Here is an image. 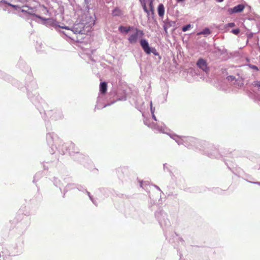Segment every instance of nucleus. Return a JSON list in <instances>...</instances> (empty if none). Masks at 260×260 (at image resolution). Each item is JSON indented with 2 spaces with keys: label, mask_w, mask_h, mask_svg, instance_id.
Instances as JSON below:
<instances>
[{
  "label": "nucleus",
  "mask_w": 260,
  "mask_h": 260,
  "mask_svg": "<svg viewBox=\"0 0 260 260\" xmlns=\"http://www.w3.org/2000/svg\"><path fill=\"white\" fill-rule=\"evenodd\" d=\"M232 153V151H230V153ZM221 153L222 154V156H226L228 155L229 154H230V153H229V151L227 152L226 151H223L221 152Z\"/></svg>",
  "instance_id": "30"
},
{
  "label": "nucleus",
  "mask_w": 260,
  "mask_h": 260,
  "mask_svg": "<svg viewBox=\"0 0 260 260\" xmlns=\"http://www.w3.org/2000/svg\"><path fill=\"white\" fill-rule=\"evenodd\" d=\"M1 2L4 3V4H7L8 5V4H10L9 3H8L5 0H2L1 1Z\"/></svg>",
  "instance_id": "36"
},
{
  "label": "nucleus",
  "mask_w": 260,
  "mask_h": 260,
  "mask_svg": "<svg viewBox=\"0 0 260 260\" xmlns=\"http://www.w3.org/2000/svg\"><path fill=\"white\" fill-rule=\"evenodd\" d=\"M154 186L156 189H157L158 190L161 191V190H160V188H159L158 186H157L156 185H154Z\"/></svg>",
  "instance_id": "38"
},
{
  "label": "nucleus",
  "mask_w": 260,
  "mask_h": 260,
  "mask_svg": "<svg viewBox=\"0 0 260 260\" xmlns=\"http://www.w3.org/2000/svg\"><path fill=\"white\" fill-rule=\"evenodd\" d=\"M27 14L31 15L35 17H36V15H37V14L34 13L32 11H28V12H27Z\"/></svg>",
  "instance_id": "31"
},
{
  "label": "nucleus",
  "mask_w": 260,
  "mask_h": 260,
  "mask_svg": "<svg viewBox=\"0 0 260 260\" xmlns=\"http://www.w3.org/2000/svg\"><path fill=\"white\" fill-rule=\"evenodd\" d=\"M164 25H165V28H169L172 26H175L176 25V22L170 20L169 19H167L164 21Z\"/></svg>",
  "instance_id": "11"
},
{
  "label": "nucleus",
  "mask_w": 260,
  "mask_h": 260,
  "mask_svg": "<svg viewBox=\"0 0 260 260\" xmlns=\"http://www.w3.org/2000/svg\"><path fill=\"white\" fill-rule=\"evenodd\" d=\"M89 0H84V3L86 4H88L89 3Z\"/></svg>",
  "instance_id": "39"
},
{
  "label": "nucleus",
  "mask_w": 260,
  "mask_h": 260,
  "mask_svg": "<svg viewBox=\"0 0 260 260\" xmlns=\"http://www.w3.org/2000/svg\"><path fill=\"white\" fill-rule=\"evenodd\" d=\"M252 85L254 87H257L258 88V90H260V81H254Z\"/></svg>",
  "instance_id": "21"
},
{
  "label": "nucleus",
  "mask_w": 260,
  "mask_h": 260,
  "mask_svg": "<svg viewBox=\"0 0 260 260\" xmlns=\"http://www.w3.org/2000/svg\"><path fill=\"white\" fill-rule=\"evenodd\" d=\"M148 1H149V5L150 9L153 13V0H148Z\"/></svg>",
  "instance_id": "24"
},
{
  "label": "nucleus",
  "mask_w": 260,
  "mask_h": 260,
  "mask_svg": "<svg viewBox=\"0 0 260 260\" xmlns=\"http://www.w3.org/2000/svg\"><path fill=\"white\" fill-rule=\"evenodd\" d=\"M69 153L70 155H73L75 153H77V157H75L74 159L78 161H79L80 162H82V161L81 159L84 158V156L83 154L79 153V152L78 151H71L70 148L69 149Z\"/></svg>",
  "instance_id": "10"
},
{
  "label": "nucleus",
  "mask_w": 260,
  "mask_h": 260,
  "mask_svg": "<svg viewBox=\"0 0 260 260\" xmlns=\"http://www.w3.org/2000/svg\"><path fill=\"white\" fill-rule=\"evenodd\" d=\"M47 142L49 145L52 146L53 144V135L52 133H48L46 135Z\"/></svg>",
  "instance_id": "14"
},
{
  "label": "nucleus",
  "mask_w": 260,
  "mask_h": 260,
  "mask_svg": "<svg viewBox=\"0 0 260 260\" xmlns=\"http://www.w3.org/2000/svg\"><path fill=\"white\" fill-rule=\"evenodd\" d=\"M151 115H152V118H153L155 121H157V119H156V117H155V115H154V113H153V114H151Z\"/></svg>",
  "instance_id": "35"
},
{
  "label": "nucleus",
  "mask_w": 260,
  "mask_h": 260,
  "mask_svg": "<svg viewBox=\"0 0 260 260\" xmlns=\"http://www.w3.org/2000/svg\"><path fill=\"white\" fill-rule=\"evenodd\" d=\"M244 8V5L243 4H239L233 8H229L228 11L231 14L233 13H240L243 11Z\"/></svg>",
  "instance_id": "7"
},
{
  "label": "nucleus",
  "mask_w": 260,
  "mask_h": 260,
  "mask_svg": "<svg viewBox=\"0 0 260 260\" xmlns=\"http://www.w3.org/2000/svg\"><path fill=\"white\" fill-rule=\"evenodd\" d=\"M175 141L179 144H184L185 142L189 141L193 142L194 140V138L192 137H186L184 136L181 137V138L177 137L176 139H174Z\"/></svg>",
  "instance_id": "8"
},
{
  "label": "nucleus",
  "mask_w": 260,
  "mask_h": 260,
  "mask_svg": "<svg viewBox=\"0 0 260 260\" xmlns=\"http://www.w3.org/2000/svg\"><path fill=\"white\" fill-rule=\"evenodd\" d=\"M35 177H36V176H35V177H34V180H33V182H35Z\"/></svg>",
  "instance_id": "47"
},
{
  "label": "nucleus",
  "mask_w": 260,
  "mask_h": 260,
  "mask_svg": "<svg viewBox=\"0 0 260 260\" xmlns=\"http://www.w3.org/2000/svg\"><path fill=\"white\" fill-rule=\"evenodd\" d=\"M224 0H216V1L218 3H221Z\"/></svg>",
  "instance_id": "40"
},
{
  "label": "nucleus",
  "mask_w": 260,
  "mask_h": 260,
  "mask_svg": "<svg viewBox=\"0 0 260 260\" xmlns=\"http://www.w3.org/2000/svg\"><path fill=\"white\" fill-rule=\"evenodd\" d=\"M150 111H151V114H153V113H154V112H155V107H153V106H152V101H151V102H150Z\"/></svg>",
  "instance_id": "26"
},
{
  "label": "nucleus",
  "mask_w": 260,
  "mask_h": 260,
  "mask_svg": "<svg viewBox=\"0 0 260 260\" xmlns=\"http://www.w3.org/2000/svg\"><path fill=\"white\" fill-rule=\"evenodd\" d=\"M163 27H164V31H165V34L166 35H168V30H167V29H168V28H165V25H163Z\"/></svg>",
  "instance_id": "33"
},
{
  "label": "nucleus",
  "mask_w": 260,
  "mask_h": 260,
  "mask_svg": "<svg viewBox=\"0 0 260 260\" xmlns=\"http://www.w3.org/2000/svg\"><path fill=\"white\" fill-rule=\"evenodd\" d=\"M246 66H248L249 68L251 69L255 70L256 71H258V67L255 65H253L250 63H247L246 64Z\"/></svg>",
  "instance_id": "20"
},
{
  "label": "nucleus",
  "mask_w": 260,
  "mask_h": 260,
  "mask_svg": "<svg viewBox=\"0 0 260 260\" xmlns=\"http://www.w3.org/2000/svg\"><path fill=\"white\" fill-rule=\"evenodd\" d=\"M20 11H21V12H22L23 13H25L26 14H27V12H28V11L24 10L23 9H20Z\"/></svg>",
  "instance_id": "37"
},
{
  "label": "nucleus",
  "mask_w": 260,
  "mask_h": 260,
  "mask_svg": "<svg viewBox=\"0 0 260 260\" xmlns=\"http://www.w3.org/2000/svg\"><path fill=\"white\" fill-rule=\"evenodd\" d=\"M70 185H68V186H66V191L67 190V188Z\"/></svg>",
  "instance_id": "43"
},
{
  "label": "nucleus",
  "mask_w": 260,
  "mask_h": 260,
  "mask_svg": "<svg viewBox=\"0 0 260 260\" xmlns=\"http://www.w3.org/2000/svg\"><path fill=\"white\" fill-rule=\"evenodd\" d=\"M121 100H126V97L125 96V97H124V98H123V99H121Z\"/></svg>",
  "instance_id": "45"
},
{
  "label": "nucleus",
  "mask_w": 260,
  "mask_h": 260,
  "mask_svg": "<svg viewBox=\"0 0 260 260\" xmlns=\"http://www.w3.org/2000/svg\"><path fill=\"white\" fill-rule=\"evenodd\" d=\"M144 123H145L146 125H147L148 126H149V125L147 123H146V121H144Z\"/></svg>",
  "instance_id": "44"
},
{
  "label": "nucleus",
  "mask_w": 260,
  "mask_h": 260,
  "mask_svg": "<svg viewBox=\"0 0 260 260\" xmlns=\"http://www.w3.org/2000/svg\"><path fill=\"white\" fill-rule=\"evenodd\" d=\"M164 169L165 170L166 169H167L168 171H170V170L167 168V164H164Z\"/></svg>",
  "instance_id": "34"
},
{
  "label": "nucleus",
  "mask_w": 260,
  "mask_h": 260,
  "mask_svg": "<svg viewBox=\"0 0 260 260\" xmlns=\"http://www.w3.org/2000/svg\"><path fill=\"white\" fill-rule=\"evenodd\" d=\"M3 250L1 252L2 253V256H6L7 255H9V252L7 251V250L6 249H4L3 248Z\"/></svg>",
  "instance_id": "23"
},
{
  "label": "nucleus",
  "mask_w": 260,
  "mask_h": 260,
  "mask_svg": "<svg viewBox=\"0 0 260 260\" xmlns=\"http://www.w3.org/2000/svg\"><path fill=\"white\" fill-rule=\"evenodd\" d=\"M191 27H192V25L191 24H190L186 25H184V26H183L182 27V30L183 32L186 31L187 30H188Z\"/></svg>",
  "instance_id": "19"
},
{
  "label": "nucleus",
  "mask_w": 260,
  "mask_h": 260,
  "mask_svg": "<svg viewBox=\"0 0 260 260\" xmlns=\"http://www.w3.org/2000/svg\"><path fill=\"white\" fill-rule=\"evenodd\" d=\"M134 29V27L133 26L125 27L122 25H120L118 27V30L119 31V32L124 34H126L129 31L133 30Z\"/></svg>",
  "instance_id": "9"
},
{
  "label": "nucleus",
  "mask_w": 260,
  "mask_h": 260,
  "mask_svg": "<svg viewBox=\"0 0 260 260\" xmlns=\"http://www.w3.org/2000/svg\"><path fill=\"white\" fill-rule=\"evenodd\" d=\"M122 14V11L118 7L114 8L112 11L113 16H121Z\"/></svg>",
  "instance_id": "13"
},
{
  "label": "nucleus",
  "mask_w": 260,
  "mask_h": 260,
  "mask_svg": "<svg viewBox=\"0 0 260 260\" xmlns=\"http://www.w3.org/2000/svg\"><path fill=\"white\" fill-rule=\"evenodd\" d=\"M107 89V84L106 82H102L100 85V91L102 94H105Z\"/></svg>",
  "instance_id": "12"
},
{
  "label": "nucleus",
  "mask_w": 260,
  "mask_h": 260,
  "mask_svg": "<svg viewBox=\"0 0 260 260\" xmlns=\"http://www.w3.org/2000/svg\"><path fill=\"white\" fill-rule=\"evenodd\" d=\"M207 154L212 158H219L222 156V154H220L218 150L213 146L210 147L209 150L206 151Z\"/></svg>",
  "instance_id": "6"
},
{
  "label": "nucleus",
  "mask_w": 260,
  "mask_h": 260,
  "mask_svg": "<svg viewBox=\"0 0 260 260\" xmlns=\"http://www.w3.org/2000/svg\"><path fill=\"white\" fill-rule=\"evenodd\" d=\"M75 146V144H74V143H71L70 144L69 147H70V148H73H73H74Z\"/></svg>",
  "instance_id": "32"
},
{
  "label": "nucleus",
  "mask_w": 260,
  "mask_h": 260,
  "mask_svg": "<svg viewBox=\"0 0 260 260\" xmlns=\"http://www.w3.org/2000/svg\"><path fill=\"white\" fill-rule=\"evenodd\" d=\"M8 5L12 8H13L16 10H20V7L18 5H15L11 4H8Z\"/></svg>",
  "instance_id": "22"
},
{
  "label": "nucleus",
  "mask_w": 260,
  "mask_h": 260,
  "mask_svg": "<svg viewBox=\"0 0 260 260\" xmlns=\"http://www.w3.org/2000/svg\"><path fill=\"white\" fill-rule=\"evenodd\" d=\"M235 26V23L234 22H230V23H228L225 24V27H234Z\"/></svg>",
  "instance_id": "28"
},
{
  "label": "nucleus",
  "mask_w": 260,
  "mask_h": 260,
  "mask_svg": "<svg viewBox=\"0 0 260 260\" xmlns=\"http://www.w3.org/2000/svg\"><path fill=\"white\" fill-rule=\"evenodd\" d=\"M2 254V253L1 251H0V257H1V256H3Z\"/></svg>",
  "instance_id": "46"
},
{
  "label": "nucleus",
  "mask_w": 260,
  "mask_h": 260,
  "mask_svg": "<svg viewBox=\"0 0 260 260\" xmlns=\"http://www.w3.org/2000/svg\"><path fill=\"white\" fill-rule=\"evenodd\" d=\"M196 65L200 70H202L206 74H209L210 68L208 66L207 60L203 58H200L197 61Z\"/></svg>",
  "instance_id": "5"
},
{
  "label": "nucleus",
  "mask_w": 260,
  "mask_h": 260,
  "mask_svg": "<svg viewBox=\"0 0 260 260\" xmlns=\"http://www.w3.org/2000/svg\"><path fill=\"white\" fill-rule=\"evenodd\" d=\"M155 215L161 226L167 227L170 225V221L167 218V215L162 211H156Z\"/></svg>",
  "instance_id": "2"
},
{
  "label": "nucleus",
  "mask_w": 260,
  "mask_h": 260,
  "mask_svg": "<svg viewBox=\"0 0 260 260\" xmlns=\"http://www.w3.org/2000/svg\"><path fill=\"white\" fill-rule=\"evenodd\" d=\"M139 1L142 6V7H143V9L144 12H146L147 14V15L149 16L150 15V12L147 8L146 1L145 0H139Z\"/></svg>",
  "instance_id": "16"
},
{
  "label": "nucleus",
  "mask_w": 260,
  "mask_h": 260,
  "mask_svg": "<svg viewBox=\"0 0 260 260\" xmlns=\"http://www.w3.org/2000/svg\"><path fill=\"white\" fill-rule=\"evenodd\" d=\"M211 30L209 29V28L206 27L204 28L202 31L199 32L198 33V35H210L211 34Z\"/></svg>",
  "instance_id": "18"
},
{
  "label": "nucleus",
  "mask_w": 260,
  "mask_h": 260,
  "mask_svg": "<svg viewBox=\"0 0 260 260\" xmlns=\"http://www.w3.org/2000/svg\"><path fill=\"white\" fill-rule=\"evenodd\" d=\"M252 34L249 35V37H252Z\"/></svg>",
  "instance_id": "48"
},
{
  "label": "nucleus",
  "mask_w": 260,
  "mask_h": 260,
  "mask_svg": "<svg viewBox=\"0 0 260 260\" xmlns=\"http://www.w3.org/2000/svg\"><path fill=\"white\" fill-rule=\"evenodd\" d=\"M140 45L146 53L149 54L151 53H152L155 56H159L158 52L155 48H151L149 47L148 42L146 40H141Z\"/></svg>",
  "instance_id": "3"
},
{
  "label": "nucleus",
  "mask_w": 260,
  "mask_h": 260,
  "mask_svg": "<svg viewBox=\"0 0 260 260\" xmlns=\"http://www.w3.org/2000/svg\"><path fill=\"white\" fill-rule=\"evenodd\" d=\"M176 1H177V2L178 3L182 2L184 1V0H176Z\"/></svg>",
  "instance_id": "41"
},
{
  "label": "nucleus",
  "mask_w": 260,
  "mask_h": 260,
  "mask_svg": "<svg viewBox=\"0 0 260 260\" xmlns=\"http://www.w3.org/2000/svg\"><path fill=\"white\" fill-rule=\"evenodd\" d=\"M231 32L235 35H238L240 32V29L239 28L232 29Z\"/></svg>",
  "instance_id": "27"
},
{
  "label": "nucleus",
  "mask_w": 260,
  "mask_h": 260,
  "mask_svg": "<svg viewBox=\"0 0 260 260\" xmlns=\"http://www.w3.org/2000/svg\"><path fill=\"white\" fill-rule=\"evenodd\" d=\"M227 79L229 81H233L235 79V77L234 76L230 75L227 77Z\"/></svg>",
  "instance_id": "29"
},
{
  "label": "nucleus",
  "mask_w": 260,
  "mask_h": 260,
  "mask_svg": "<svg viewBox=\"0 0 260 260\" xmlns=\"http://www.w3.org/2000/svg\"><path fill=\"white\" fill-rule=\"evenodd\" d=\"M158 14L159 17H162L165 14V8L162 4H160L158 5Z\"/></svg>",
  "instance_id": "15"
},
{
  "label": "nucleus",
  "mask_w": 260,
  "mask_h": 260,
  "mask_svg": "<svg viewBox=\"0 0 260 260\" xmlns=\"http://www.w3.org/2000/svg\"><path fill=\"white\" fill-rule=\"evenodd\" d=\"M85 191H86V192L87 193V195H88V197H89V198H90V200L92 202V203H93V204H94L95 205H96V204H95V203L94 202V200H93V198H92V196L90 194V193L89 191H88L87 190H85Z\"/></svg>",
  "instance_id": "25"
},
{
  "label": "nucleus",
  "mask_w": 260,
  "mask_h": 260,
  "mask_svg": "<svg viewBox=\"0 0 260 260\" xmlns=\"http://www.w3.org/2000/svg\"><path fill=\"white\" fill-rule=\"evenodd\" d=\"M62 32L63 34H64L65 36H67V37H68L70 38V37H69L67 34H66V33H64V31H62Z\"/></svg>",
  "instance_id": "42"
},
{
  "label": "nucleus",
  "mask_w": 260,
  "mask_h": 260,
  "mask_svg": "<svg viewBox=\"0 0 260 260\" xmlns=\"http://www.w3.org/2000/svg\"><path fill=\"white\" fill-rule=\"evenodd\" d=\"M139 1L142 6V7H143V9L144 12H146L147 14V15L149 16L150 15V12L147 8L146 1L145 0H139Z\"/></svg>",
  "instance_id": "17"
},
{
  "label": "nucleus",
  "mask_w": 260,
  "mask_h": 260,
  "mask_svg": "<svg viewBox=\"0 0 260 260\" xmlns=\"http://www.w3.org/2000/svg\"><path fill=\"white\" fill-rule=\"evenodd\" d=\"M135 32L128 37L127 40L131 44H135L137 42L139 39L141 38L144 35L143 30L139 29L137 28H134Z\"/></svg>",
  "instance_id": "4"
},
{
  "label": "nucleus",
  "mask_w": 260,
  "mask_h": 260,
  "mask_svg": "<svg viewBox=\"0 0 260 260\" xmlns=\"http://www.w3.org/2000/svg\"><path fill=\"white\" fill-rule=\"evenodd\" d=\"M36 17L39 18L42 20L45 21L44 24L48 26H51L54 27L56 30H58L59 28H63L71 31L67 26H61L58 24V22L53 18H44L39 15H36Z\"/></svg>",
  "instance_id": "1"
}]
</instances>
